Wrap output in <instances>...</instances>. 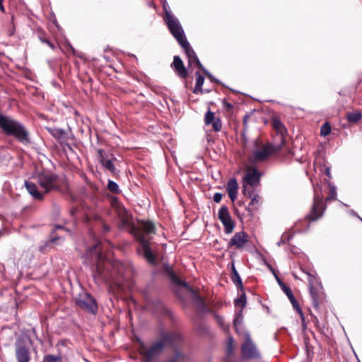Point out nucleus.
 I'll return each instance as SVG.
<instances>
[{"instance_id": "1", "label": "nucleus", "mask_w": 362, "mask_h": 362, "mask_svg": "<svg viewBox=\"0 0 362 362\" xmlns=\"http://www.w3.org/2000/svg\"><path fill=\"white\" fill-rule=\"evenodd\" d=\"M103 250V247L99 244L95 245L90 249V252H94L96 257L98 259L93 277L98 282L112 284L120 288L121 284L119 276L122 274L124 266L119 261H115L111 264L110 262L102 260L101 253Z\"/></svg>"}, {"instance_id": "2", "label": "nucleus", "mask_w": 362, "mask_h": 362, "mask_svg": "<svg viewBox=\"0 0 362 362\" xmlns=\"http://www.w3.org/2000/svg\"><path fill=\"white\" fill-rule=\"evenodd\" d=\"M33 181H25V187L28 193L37 200L44 199V193L57 187V176L49 171L36 173Z\"/></svg>"}, {"instance_id": "3", "label": "nucleus", "mask_w": 362, "mask_h": 362, "mask_svg": "<svg viewBox=\"0 0 362 362\" xmlns=\"http://www.w3.org/2000/svg\"><path fill=\"white\" fill-rule=\"evenodd\" d=\"M182 341V336L177 332L162 331L158 340L152 343L149 347L141 345L139 350L143 356V362H153L166 346H175Z\"/></svg>"}, {"instance_id": "4", "label": "nucleus", "mask_w": 362, "mask_h": 362, "mask_svg": "<svg viewBox=\"0 0 362 362\" xmlns=\"http://www.w3.org/2000/svg\"><path fill=\"white\" fill-rule=\"evenodd\" d=\"M155 226L152 222L142 221L140 225L139 230L136 236L141 244V247L138 249V252L144 256L145 259L151 264L155 263L156 257L149 247L150 235L154 233Z\"/></svg>"}, {"instance_id": "5", "label": "nucleus", "mask_w": 362, "mask_h": 362, "mask_svg": "<svg viewBox=\"0 0 362 362\" xmlns=\"http://www.w3.org/2000/svg\"><path fill=\"white\" fill-rule=\"evenodd\" d=\"M0 128L7 135L14 136L23 144L29 142V134L25 127L9 117L0 115Z\"/></svg>"}, {"instance_id": "6", "label": "nucleus", "mask_w": 362, "mask_h": 362, "mask_svg": "<svg viewBox=\"0 0 362 362\" xmlns=\"http://www.w3.org/2000/svg\"><path fill=\"white\" fill-rule=\"evenodd\" d=\"M164 21L168 30L178 43L186 39L184 30L178 20L171 11H166V18Z\"/></svg>"}, {"instance_id": "7", "label": "nucleus", "mask_w": 362, "mask_h": 362, "mask_svg": "<svg viewBox=\"0 0 362 362\" xmlns=\"http://www.w3.org/2000/svg\"><path fill=\"white\" fill-rule=\"evenodd\" d=\"M281 144H269L264 145L260 149L254 151L253 155L250 158L249 161L253 164L256 162H261L267 160L273 153L281 149Z\"/></svg>"}, {"instance_id": "8", "label": "nucleus", "mask_w": 362, "mask_h": 362, "mask_svg": "<svg viewBox=\"0 0 362 362\" xmlns=\"http://www.w3.org/2000/svg\"><path fill=\"white\" fill-rule=\"evenodd\" d=\"M179 45L183 48L185 50L189 60V64H196L197 66L201 69L204 74L211 81H216L214 76L202 66L200 61L199 60L195 52L190 46L189 43L187 40V39L182 40L179 43Z\"/></svg>"}, {"instance_id": "9", "label": "nucleus", "mask_w": 362, "mask_h": 362, "mask_svg": "<svg viewBox=\"0 0 362 362\" xmlns=\"http://www.w3.org/2000/svg\"><path fill=\"white\" fill-rule=\"evenodd\" d=\"M325 205L323 203L322 194L314 189V200L311 209V213L308 216L310 221H315L322 216L325 210Z\"/></svg>"}, {"instance_id": "10", "label": "nucleus", "mask_w": 362, "mask_h": 362, "mask_svg": "<svg viewBox=\"0 0 362 362\" xmlns=\"http://www.w3.org/2000/svg\"><path fill=\"white\" fill-rule=\"evenodd\" d=\"M243 336L245 341L241 346L243 356L245 358L250 359L259 358L260 353L257 350L255 344L252 341L250 333L248 332H245Z\"/></svg>"}, {"instance_id": "11", "label": "nucleus", "mask_w": 362, "mask_h": 362, "mask_svg": "<svg viewBox=\"0 0 362 362\" xmlns=\"http://www.w3.org/2000/svg\"><path fill=\"white\" fill-rule=\"evenodd\" d=\"M76 304L81 308L90 313L95 314L98 306L95 300L87 293L79 294L76 300Z\"/></svg>"}, {"instance_id": "12", "label": "nucleus", "mask_w": 362, "mask_h": 362, "mask_svg": "<svg viewBox=\"0 0 362 362\" xmlns=\"http://www.w3.org/2000/svg\"><path fill=\"white\" fill-rule=\"evenodd\" d=\"M170 278H171V280L173 282H174L175 284H177L178 286L187 288V289H189L191 291V293L192 294L193 301L199 310H203V311L206 310V305H205L204 299L202 297H200L197 293H196L188 286V284L186 282L180 280L179 278L176 276V274L174 272H170Z\"/></svg>"}, {"instance_id": "13", "label": "nucleus", "mask_w": 362, "mask_h": 362, "mask_svg": "<svg viewBox=\"0 0 362 362\" xmlns=\"http://www.w3.org/2000/svg\"><path fill=\"white\" fill-rule=\"evenodd\" d=\"M218 217L224 226L225 233L227 234L231 233L234 229L235 225L227 206H222L220 208L218 212Z\"/></svg>"}, {"instance_id": "14", "label": "nucleus", "mask_w": 362, "mask_h": 362, "mask_svg": "<svg viewBox=\"0 0 362 362\" xmlns=\"http://www.w3.org/2000/svg\"><path fill=\"white\" fill-rule=\"evenodd\" d=\"M98 158L100 162L107 170L112 173L116 172V168L114 165V161L117 160V158L113 154L105 152L103 149L98 150Z\"/></svg>"}, {"instance_id": "15", "label": "nucleus", "mask_w": 362, "mask_h": 362, "mask_svg": "<svg viewBox=\"0 0 362 362\" xmlns=\"http://www.w3.org/2000/svg\"><path fill=\"white\" fill-rule=\"evenodd\" d=\"M261 176L262 174L256 168L248 166L245 170L243 182L249 184L251 186H258Z\"/></svg>"}, {"instance_id": "16", "label": "nucleus", "mask_w": 362, "mask_h": 362, "mask_svg": "<svg viewBox=\"0 0 362 362\" xmlns=\"http://www.w3.org/2000/svg\"><path fill=\"white\" fill-rule=\"evenodd\" d=\"M16 358L17 362H29L30 360V353L29 347L21 340L16 342Z\"/></svg>"}, {"instance_id": "17", "label": "nucleus", "mask_w": 362, "mask_h": 362, "mask_svg": "<svg viewBox=\"0 0 362 362\" xmlns=\"http://www.w3.org/2000/svg\"><path fill=\"white\" fill-rule=\"evenodd\" d=\"M273 129L276 131L275 144H281V147L284 144V136L286 134V129L284 127L281 121L276 118H274L272 121Z\"/></svg>"}, {"instance_id": "18", "label": "nucleus", "mask_w": 362, "mask_h": 362, "mask_svg": "<svg viewBox=\"0 0 362 362\" xmlns=\"http://www.w3.org/2000/svg\"><path fill=\"white\" fill-rule=\"evenodd\" d=\"M247 242V235L245 232H238L230 239L228 243V247H235L237 249H241Z\"/></svg>"}, {"instance_id": "19", "label": "nucleus", "mask_w": 362, "mask_h": 362, "mask_svg": "<svg viewBox=\"0 0 362 362\" xmlns=\"http://www.w3.org/2000/svg\"><path fill=\"white\" fill-rule=\"evenodd\" d=\"M172 65L174 66L175 71L182 78H185L187 76V71L185 69L183 62L179 56H175Z\"/></svg>"}, {"instance_id": "20", "label": "nucleus", "mask_w": 362, "mask_h": 362, "mask_svg": "<svg viewBox=\"0 0 362 362\" xmlns=\"http://www.w3.org/2000/svg\"><path fill=\"white\" fill-rule=\"evenodd\" d=\"M243 310H240L239 311L236 312L235 317L233 320V325L235 328L236 332L239 335H244L245 332H247L243 325Z\"/></svg>"}, {"instance_id": "21", "label": "nucleus", "mask_w": 362, "mask_h": 362, "mask_svg": "<svg viewBox=\"0 0 362 362\" xmlns=\"http://www.w3.org/2000/svg\"><path fill=\"white\" fill-rule=\"evenodd\" d=\"M238 187V182L235 178L229 180L227 184V192L232 201H234L237 198Z\"/></svg>"}, {"instance_id": "22", "label": "nucleus", "mask_w": 362, "mask_h": 362, "mask_svg": "<svg viewBox=\"0 0 362 362\" xmlns=\"http://www.w3.org/2000/svg\"><path fill=\"white\" fill-rule=\"evenodd\" d=\"M231 270H232V276H231L232 281L236 286V287L238 290H240L243 291V285L242 279H241V278H240V276L233 264H232Z\"/></svg>"}, {"instance_id": "23", "label": "nucleus", "mask_w": 362, "mask_h": 362, "mask_svg": "<svg viewBox=\"0 0 362 362\" xmlns=\"http://www.w3.org/2000/svg\"><path fill=\"white\" fill-rule=\"evenodd\" d=\"M251 199L250 202L248 206V211L250 210V207H252L251 210L257 209L261 204H262V199L260 196H259L257 193L253 194L252 197H250Z\"/></svg>"}, {"instance_id": "24", "label": "nucleus", "mask_w": 362, "mask_h": 362, "mask_svg": "<svg viewBox=\"0 0 362 362\" xmlns=\"http://www.w3.org/2000/svg\"><path fill=\"white\" fill-rule=\"evenodd\" d=\"M347 120L351 123L358 122L362 117L361 113L360 112H347L346 116Z\"/></svg>"}, {"instance_id": "25", "label": "nucleus", "mask_w": 362, "mask_h": 362, "mask_svg": "<svg viewBox=\"0 0 362 362\" xmlns=\"http://www.w3.org/2000/svg\"><path fill=\"white\" fill-rule=\"evenodd\" d=\"M197 79L196 85L194 90V93H198L202 91V87L204 82V78L199 72H196Z\"/></svg>"}, {"instance_id": "26", "label": "nucleus", "mask_w": 362, "mask_h": 362, "mask_svg": "<svg viewBox=\"0 0 362 362\" xmlns=\"http://www.w3.org/2000/svg\"><path fill=\"white\" fill-rule=\"evenodd\" d=\"M257 186H251L249 184L243 182V193L247 197H252L253 194H256L255 192V188Z\"/></svg>"}, {"instance_id": "27", "label": "nucleus", "mask_w": 362, "mask_h": 362, "mask_svg": "<svg viewBox=\"0 0 362 362\" xmlns=\"http://www.w3.org/2000/svg\"><path fill=\"white\" fill-rule=\"evenodd\" d=\"M246 303V294L244 292H243L239 298L235 299L234 301L235 306L240 307V310H242L245 307Z\"/></svg>"}, {"instance_id": "28", "label": "nucleus", "mask_w": 362, "mask_h": 362, "mask_svg": "<svg viewBox=\"0 0 362 362\" xmlns=\"http://www.w3.org/2000/svg\"><path fill=\"white\" fill-rule=\"evenodd\" d=\"M309 289L312 296L313 304L315 307H317L318 303L317 292L315 291L310 280H309Z\"/></svg>"}, {"instance_id": "29", "label": "nucleus", "mask_w": 362, "mask_h": 362, "mask_svg": "<svg viewBox=\"0 0 362 362\" xmlns=\"http://www.w3.org/2000/svg\"><path fill=\"white\" fill-rule=\"evenodd\" d=\"M42 362H62V358L60 356L47 354L44 356Z\"/></svg>"}, {"instance_id": "30", "label": "nucleus", "mask_w": 362, "mask_h": 362, "mask_svg": "<svg viewBox=\"0 0 362 362\" xmlns=\"http://www.w3.org/2000/svg\"><path fill=\"white\" fill-rule=\"evenodd\" d=\"M117 213H118V215L120 217L123 224H127V213L126 210L122 206H119L117 207Z\"/></svg>"}, {"instance_id": "31", "label": "nucleus", "mask_w": 362, "mask_h": 362, "mask_svg": "<svg viewBox=\"0 0 362 362\" xmlns=\"http://www.w3.org/2000/svg\"><path fill=\"white\" fill-rule=\"evenodd\" d=\"M277 281H278L279 285L281 286L282 290L284 291V293H286V295L288 298L289 300H291L292 298H295L293 294V293H292V291H291V289L290 288L286 286L284 283L280 281L278 279H277Z\"/></svg>"}, {"instance_id": "32", "label": "nucleus", "mask_w": 362, "mask_h": 362, "mask_svg": "<svg viewBox=\"0 0 362 362\" xmlns=\"http://www.w3.org/2000/svg\"><path fill=\"white\" fill-rule=\"evenodd\" d=\"M293 307L297 310V312L298 313V314L300 315V317H301V320L303 322H304V316H303V313L300 308V305L298 304V303L297 302V300H296L295 298H292L291 300H290Z\"/></svg>"}, {"instance_id": "33", "label": "nucleus", "mask_w": 362, "mask_h": 362, "mask_svg": "<svg viewBox=\"0 0 362 362\" xmlns=\"http://www.w3.org/2000/svg\"><path fill=\"white\" fill-rule=\"evenodd\" d=\"M293 307L297 310V312L298 313V314L300 315V317H301V320L303 322H304V316H303V313L300 308V305L298 304V303L297 302V300H296L295 298H292L291 300H290Z\"/></svg>"}, {"instance_id": "34", "label": "nucleus", "mask_w": 362, "mask_h": 362, "mask_svg": "<svg viewBox=\"0 0 362 362\" xmlns=\"http://www.w3.org/2000/svg\"><path fill=\"white\" fill-rule=\"evenodd\" d=\"M331 132V127L328 122H325L322 124L320 129V134L323 136L329 135Z\"/></svg>"}, {"instance_id": "35", "label": "nucleus", "mask_w": 362, "mask_h": 362, "mask_svg": "<svg viewBox=\"0 0 362 362\" xmlns=\"http://www.w3.org/2000/svg\"><path fill=\"white\" fill-rule=\"evenodd\" d=\"M108 189L113 193H119V189L118 185L112 180H109L107 184Z\"/></svg>"}, {"instance_id": "36", "label": "nucleus", "mask_w": 362, "mask_h": 362, "mask_svg": "<svg viewBox=\"0 0 362 362\" xmlns=\"http://www.w3.org/2000/svg\"><path fill=\"white\" fill-rule=\"evenodd\" d=\"M329 187H330V194L329 197H327L326 201L328 202L331 199H337V190L336 187L332 185L331 183H328Z\"/></svg>"}, {"instance_id": "37", "label": "nucleus", "mask_w": 362, "mask_h": 362, "mask_svg": "<svg viewBox=\"0 0 362 362\" xmlns=\"http://www.w3.org/2000/svg\"><path fill=\"white\" fill-rule=\"evenodd\" d=\"M216 118L214 117V114L212 112H211L210 110L206 112V113L205 114L204 121H205L206 124L209 125V124H211L212 122Z\"/></svg>"}, {"instance_id": "38", "label": "nucleus", "mask_w": 362, "mask_h": 362, "mask_svg": "<svg viewBox=\"0 0 362 362\" xmlns=\"http://www.w3.org/2000/svg\"><path fill=\"white\" fill-rule=\"evenodd\" d=\"M292 238V235H289L288 233H284L281 235V240L277 242V245L280 247L281 245L285 244L286 242H288L290 239Z\"/></svg>"}, {"instance_id": "39", "label": "nucleus", "mask_w": 362, "mask_h": 362, "mask_svg": "<svg viewBox=\"0 0 362 362\" xmlns=\"http://www.w3.org/2000/svg\"><path fill=\"white\" fill-rule=\"evenodd\" d=\"M213 129L216 132H219L221 129L222 124L219 118H216L211 123Z\"/></svg>"}, {"instance_id": "40", "label": "nucleus", "mask_w": 362, "mask_h": 362, "mask_svg": "<svg viewBox=\"0 0 362 362\" xmlns=\"http://www.w3.org/2000/svg\"><path fill=\"white\" fill-rule=\"evenodd\" d=\"M63 230L64 229V227L62 226H60V225H57L55 226L54 227V229L53 230V233H52V238H51L50 241L53 243H55L57 242V240H59L61 238V237L59 236H54V233H55V231L57 230Z\"/></svg>"}, {"instance_id": "41", "label": "nucleus", "mask_w": 362, "mask_h": 362, "mask_svg": "<svg viewBox=\"0 0 362 362\" xmlns=\"http://www.w3.org/2000/svg\"><path fill=\"white\" fill-rule=\"evenodd\" d=\"M183 356L182 354L179 351H175V356L174 358L169 359L166 362H177V361Z\"/></svg>"}, {"instance_id": "42", "label": "nucleus", "mask_w": 362, "mask_h": 362, "mask_svg": "<svg viewBox=\"0 0 362 362\" xmlns=\"http://www.w3.org/2000/svg\"><path fill=\"white\" fill-rule=\"evenodd\" d=\"M183 356L182 354L179 351H175V356L174 358L169 359L166 362H177V361Z\"/></svg>"}, {"instance_id": "43", "label": "nucleus", "mask_w": 362, "mask_h": 362, "mask_svg": "<svg viewBox=\"0 0 362 362\" xmlns=\"http://www.w3.org/2000/svg\"><path fill=\"white\" fill-rule=\"evenodd\" d=\"M233 339L232 337H230L228 339V344L227 347V354H231L233 352Z\"/></svg>"}, {"instance_id": "44", "label": "nucleus", "mask_w": 362, "mask_h": 362, "mask_svg": "<svg viewBox=\"0 0 362 362\" xmlns=\"http://www.w3.org/2000/svg\"><path fill=\"white\" fill-rule=\"evenodd\" d=\"M66 45L68 50L70 52H71L74 55H76V56H78L79 57H81V56L79 54H77L76 52L75 49L73 47V46L69 42H66Z\"/></svg>"}, {"instance_id": "45", "label": "nucleus", "mask_w": 362, "mask_h": 362, "mask_svg": "<svg viewBox=\"0 0 362 362\" xmlns=\"http://www.w3.org/2000/svg\"><path fill=\"white\" fill-rule=\"evenodd\" d=\"M222 194L219 192L215 193L213 198L214 201L216 203H219L222 199Z\"/></svg>"}, {"instance_id": "46", "label": "nucleus", "mask_w": 362, "mask_h": 362, "mask_svg": "<svg viewBox=\"0 0 362 362\" xmlns=\"http://www.w3.org/2000/svg\"><path fill=\"white\" fill-rule=\"evenodd\" d=\"M41 41L42 42H45L46 43L51 49H54V45L53 43H52L50 41H49L48 40H43L41 38Z\"/></svg>"}, {"instance_id": "47", "label": "nucleus", "mask_w": 362, "mask_h": 362, "mask_svg": "<svg viewBox=\"0 0 362 362\" xmlns=\"http://www.w3.org/2000/svg\"><path fill=\"white\" fill-rule=\"evenodd\" d=\"M163 10H164V13H165L164 18H166V11H170L167 8V4H163Z\"/></svg>"}, {"instance_id": "48", "label": "nucleus", "mask_w": 362, "mask_h": 362, "mask_svg": "<svg viewBox=\"0 0 362 362\" xmlns=\"http://www.w3.org/2000/svg\"><path fill=\"white\" fill-rule=\"evenodd\" d=\"M349 214L350 215L354 216H356V217H357V216H358V215L356 211H354V210H352V209H351V210H350V211H349Z\"/></svg>"}, {"instance_id": "49", "label": "nucleus", "mask_w": 362, "mask_h": 362, "mask_svg": "<svg viewBox=\"0 0 362 362\" xmlns=\"http://www.w3.org/2000/svg\"><path fill=\"white\" fill-rule=\"evenodd\" d=\"M325 173L327 175V177H331V173H330V168H327L325 169Z\"/></svg>"}, {"instance_id": "50", "label": "nucleus", "mask_w": 362, "mask_h": 362, "mask_svg": "<svg viewBox=\"0 0 362 362\" xmlns=\"http://www.w3.org/2000/svg\"><path fill=\"white\" fill-rule=\"evenodd\" d=\"M3 1L4 0H0V10L2 12H4V5H3Z\"/></svg>"}, {"instance_id": "51", "label": "nucleus", "mask_w": 362, "mask_h": 362, "mask_svg": "<svg viewBox=\"0 0 362 362\" xmlns=\"http://www.w3.org/2000/svg\"><path fill=\"white\" fill-rule=\"evenodd\" d=\"M103 228H104L105 231H109L110 230V228L107 226H106V225H104Z\"/></svg>"}, {"instance_id": "52", "label": "nucleus", "mask_w": 362, "mask_h": 362, "mask_svg": "<svg viewBox=\"0 0 362 362\" xmlns=\"http://www.w3.org/2000/svg\"><path fill=\"white\" fill-rule=\"evenodd\" d=\"M226 107H232V105H231L230 103H227V104H226Z\"/></svg>"}, {"instance_id": "53", "label": "nucleus", "mask_w": 362, "mask_h": 362, "mask_svg": "<svg viewBox=\"0 0 362 362\" xmlns=\"http://www.w3.org/2000/svg\"><path fill=\"white\" fill-rule=\"evenodd\" d=\"M357 218L359 219V221H362V218L358 215Z\"/></svg>"}, {"instance_id": "54", "label": "nucleus", "mask_w": 362, "mask_h": 362, "mask_svg": "<svg viewBox=\"0 0 362 362\" xmlns=\"http://www.w3.org/2000/svg\"><path fill=\"white\" fill-rule=\"evenodd\" d=\"M218 322H219L220 325H221V320H222V319L218 318Z\"/></svg>"}, {"instance_id": "55", "label": "nucleus", "mask_w": 362, "mask_h": 362, "mask_svg": "<svg viewBox=\"0 0 362 362\" xmlns=\"http://www.w3.org/2000/svg\"><path fill=\"white\" fill-rule=\"evenodd\" d=\"M74 213V209L71 210V214H73Z\"/></svg>"}]
</instances>
